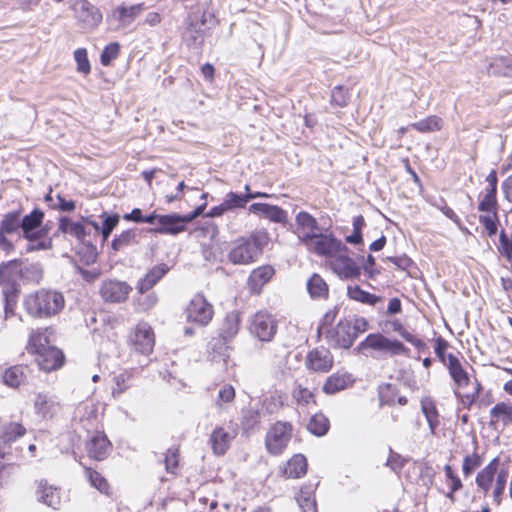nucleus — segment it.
Listing matches in <instances>:
<instances>
[{"mask_svg": "<svg viewBox=\"0 0 512 512\" xmlns=\"http://www.w3.org/2000/svg\"><path fill=\"white\" fill-rule=\"evenodd\" d=\"M34 410L42 419H51L59 412L60 404L54 397L38 393L34 399Z\"/></svg>", "mask_w": 512, "mask_h": 512, "instance_id": "obj_23", "label": "nucleus"}, {"mask_svg": "<svg viewBox=\"0 0 512 512\" xmlns=\"http://www.w3.org/2000/svg\"><path fill=\"white\" fill-rule=\"evenodd\" d=\"M473 385H474V390L471 393L461 394L457 390L454 391L456 398L459 399L460 402L462 403V405L466 408H470L472 406V404L475 403V401L478 399L479 394L482 389L481 383L477 379H475V381L473 382Z\"/></svg>", "mask_w": 512, "mask_h": 512, "instance_id": "obj_51", "label": "nucleus"}, {"mask_svg": "<svg viewBox=\"0 0 512 512\" xmlns=\"http://www.w3.org/2000/svg\"><path fill=\"white\" fill-rule=\"evenodd\" d=\"M60 233L75 237L81 243L86 241V236L89 234L83 220L74 222L65 216L59 218L58 229L54 236H58Z\"/></svg>", "mask_w": 512, "mask_h": 512, "instance_id": "obj_22", "label": "nucleus"}, {"mask_svg": "<svg viewBox=\"0 0 512 512\" xmlns=\"http://www.w3.org/2000/svg\"><path fill=\"white\" fill-rule=\"evenodd\" d=\"M44 269L40 263H29L22 260L21 279L26 283L39 284L43 279Z\"/></svg>", "mask_w": 512, "mask_h": 512, "instance_id": "obj_40", "label": "nucleus"}, {"mask_svg": "<svg viewBox=\"0 0 512 512\" xmlns=\"http://www.w3.org/2000/svg\"><path fill=\"white\" fill-rule=\"evenodd\" d=\"M354 382L355 378L351 373L346 371H337L326 379L322 390L327 395H334L351 387Z\"/></svg>", "mask_w": 512, "mask_h": 512, "instance_id": "obj_20", "label": "nucleus"}, {"mask_svg": "<svg viewBox=\"0 0 512 512\" xmlns=\"http://www.w3.org/2000/svg\"><path fill=\"white\" fill-rule=\"evenodd\" d=\"M85 475L88 478L91 486L95 487L101 493L108 494L109 493V484L107 480L102 477L100 473L92 470L91 468H85Z\"/></svg>", "mask_w": 512, "mask_h": 512, "instance_id": "obj_49", "label": "nucleus"}, {"mask_svg": "<svg viewBox=\"0 0 512 512\" xmlns=\"http://www.w3.org/2000/svg\"><path fill=\"white\" fill-rule=\"evenodd\" d=\"M240 322L241 319L238 312L231 311L227 313L220 328V337L225 342L231 341L239 332Z\"/></svg>", "mask_w": 512, "mask_h": 512, "instance_id": "obj_31", "label": "nucleus"}, {"mask_svg": "<svg viewBox=\"0 0 512 512\" xmlns=\"http://www.w3.org/2000/svg\"><path fill=\"white\" fill-rule=\"evenodd\" d=\"M87 451L91 458L97 461L104 460L110 451V441L105 434L97 432L87 443Z\"/></svg>", "mask_w": 512, "mask_h": 512, "instance_id": "obj_25", "label": "nucleus"}, {"mask_svg": "<svg viewBox=\"0 0 512 512\" xmlns=\"http://www.w3.org/2000/svg\"><path fill=\"white\" fill-rule=\"evenodd\" d=\"M334 365V357L330 350L320 347L309 351L305 358L306 368L315 373H327Z\"/></svg>", "mask_w": 512, "mask_h": 512, "instance_id": "obj_13", "label": "nucleus"}, {"mask_svg": "<svg viewBox=\"0 0 512 512\" xmlns=\"http://www.w3.org/2000/svg\"><path fill=\"white\" fill-rule=\"evenodd\" d=\"M278 322L275 317L265 310L256 312L249 322L251 335L262 342H270L277 333Z\"/></svg>", "mask_w": 512, "mask_h": 512, "instance_id": "obj_4", "label": "nucleus"}, {"mask_svg": "<svg viewBox=\"0 0 512 512\" xmlns=\"http://www.w3.org/2000/svg\"><path fill=\"white\" fill-rule=\"evenodd\" d=\"M71 8L75 12L79 25L85 30H93L102 22V13L88 0H75Z\"/></svg>", "mask_w": 512, "mask_h": 512, "instance_id": "obj_7", "label": "nucleus"}, {"mask_svg": "<svg viewBox=\"0 0 512 512\" xmlns=\"http://www.w3.org/2000/svg\"><path fill=\"white\" fill-rule=\"evenodd\" d=\"M481 463V457L477 453L465 456L462 465L463 474L469 476L476 468L480 467Z\"/></svg>", "mask_w": 512, "mask_h": 512, "instance_id": "obj_60", "label": "nucleus"}, {"mask_svg": "<svg viewBox=\"0 0 512 512\" xmlns=\"http://www.w3.org/2000/svg\"><path fill=\"white\" fill-rule=\"evenodd\" d=\"M28 368L23 365H14L7 368L3 375V383L10 388H18L27 379Z\"/></svg>", "mask_w": 512, "mask_h": 512, "instance_id": "obj_34", "label": "nucleus"}, {"mask_svg": "<svg viewBox=\"0 0 512 512\" xmlns=\"http://www.w3.org/2000/svg\"><path fill=\"white\" fill-rule=\"evenodd\" d=\"M235 399V389L230 384H224L218 392V398L215 402L217 407L233 402Z\"/></svg>", "mask_w": 512, "mask_h": 512, "instance_id": "obj_58", "label": "nucleus"}, {"mask_svg": "<svg viewBox=\"0 0 512 512\" xmlns=\"http://www.w3.org/2000/svg\"><path fill=\"white\" fill-rule=\"evenodd\" d=\"M169 271V267L165 263L158 264L151 268L146 275L140 279L137 285V290L142 295L149 291L153 286H155Z\"/></svg>", "mask_w": 512, "mask_h": 512, "instance_id": "obj_28", "label": "nucleus"}, {"mask_svg": "<svg viewBox=\"0 0 512 512\" xmlns=\"http://www.w3.org/2000/svg\"><path fill=\"white\" fill-rule=\"evenodd\" d=\"M131 291L132 287L129 284L118 280H105L100 287L103 300L111 303L124 302Z\"/></svg>", "mask_w": 512, "mask_h": 512, "instance_id": "obj_14", "label": "nucleus"}, {"mask_svg": "<svg viewBox=\"0 0 512 512\" xmlns=\"http://www.w3.org/2000/svg\"><path fill=\"white\" fill-rule=\"evenodd\" d=\"M307 472V460L302 454L294 455L284 468V475L288 478H300Z\"/></svg>", "mask_w": 512, "mask_h": 512, "instance_id": "obj_39", "label": "nucleus"}, {"mask_svg": "<svg viewBox=\"0 0 512 512\" xmlns=\"http://www.w3.org/2000/svg\"><path fill=\"white\" fill-rule=\"evenodd\" d=\"M499 466V458L495 457L476 476V484L485 493L489 491Z\"/></svg>", "mask_w": 512, "mask_h": 512, "instance_id": "obj_36", "label": "nucleus"}, {"mask_svg": "<svg viewBox=\"0 0 512 512\" xmlns=\"http://www.w3.org/2000/svg\"><path fill=\"white\" fill-rule=\"evenodd\" d=\"M347 295L350 299L368 304V305H376L379 301H381V297L371 294L363 289H361L359 286H348L347 288Z\"/></svg>", "mask_w": 512, "mask_h": 512, "instance_id": "obj_42", "label": "nucleus"}, {"mask_svg": "<svg viewBox=\"0 0 512 512\" xmlns=\"http://www.w3.org/2000/svg\"><path fill=\"white\" fill-rule=\"evenodd\" d=\"M21 224L20 211H11L3 216L0 222V229L6 232V234H13L21 230Z\"/></svg>", "mask_w": 512, "mask_h": 512, "instance_id": "obj_44", "label": "nucleus"}, {"mask_svg": "<svg viewBox=\"0 0 512 512\" xmlns=\"http://www.w3.org/2000/svg\"><path fill=\"white\" fill-rule=\"evenodd\" d=\"M25 433V427L16 422H10L0 427V439L6 443L15 441Z\"/></svg>", "mask_w": 512, "mask_h": 512, "instance_id": "obj_45", "label": "nucleus"}, {"mask_svg": "<svg viewBox=\"0 0 512 512\" xmlns=\"http://www.w3.org/2000/svg\"><path fill=\"white\" fill-rule=\"evenodd\" d=\"M44 212L35 208L29 214L21 217L22 237L26 240L43 238L48 235L47 224L43 225Z\"/></svg>", "mask_w": 512, "mask_h": 512, "instance_id": "obj_9", "label": "nucleus"}, {"mask_svg": "<svg viewBox=\"0 0 512 512\" xmlns=\"http://www.w3.org/2000/svg\"><path fill=\"white\" fill-rule=\"evenodd\" d=\"M103 223L100 229L102 238L104 241H106L110 234L112 233L113 229L118 225L120 217L118 214H103Z\"/></svg>", "mask_w": 512, "mask_h": 512, "instance_id": "obj_53", "label": "nucleus"}, {"mask_svg": "<svg viewBox=\"0 0 512 512\" xmlns=\"http://www.w3.org/2000/svg\"><path fill=\"white\" fill-rule=\"evenodd\" d=\"M293 397L299 404L308 405L309 403L314 401L313 393L309 389L304 388L302 386H298L293 391Z\"/></svg>", "mask_w": 512, "mask_h": 512, "instance_id": "obj_64", "label": "nucleus"}, {"mask_svg": "<svg viewBox=\"0 0 512 512\" xmlns=\"http://www.w3.org/2000/svg\"><path fill=\"white\" fill-rule=\"evenodd\" d=\"M187 321L199 326L207 325L213 317V306L201 294L195 295L185 310Z\"/></svg>", "mask_w": 512, "mask_h": 512, "instance_id": "obj_6", "label": "nucleus"}, {"mask_svg": "<svg viewBox=\"0 0 512 512\" xmlns=\"http://www.w3.org/2000/svg\"><path fill=\"white\" fill-rule=\"evenodd\" d=\"M120 45L116 42L108 44L100 55V61L103 66H109L111 62L119 55Z\"/></svg>", "mask_w": 512, "mask_h": 512, "instance_id": "obj_57", "label": "nucleus"}, {"mask_svg": "<svg viewBox=\"0 0 512 512\" xmlns=\"http://www.w3.org/2000/svg\"><path fill=\"white\" fill-rule=\"evenodd\" d=\"M261 422V414L258 410L249 408L242 411L241 426L244 432H253Z\"/></svg>", "mask_w": 512, "mask_h": 512, "instance_id": "obj_46", "label": "nucleus"}, {"mask_svg": "<svg viewBox=\"0 0 512 512\" xmlns=\"http://www.w3.org/2000/svg\"><path fill=\"white\" fill-rule=\"evenodd\" d=\"M295 224V233L302 244L309 242L317 234V231L320 230L316 218L306 211H300L296 214Z\"/></svg>", "mask_w": 512, "mask_h": 512, "instance_id": "obj_15", "label": "nucleus"}, {"mask_svg": "<svg viewBox=\"0 0 512 512\" xmlns=\"http://www.w3.org/2000/svg\"><path fill=\"white\" fill-rule=\"evenodd\" d=\"M65 306V299L61 292L40 289L27 295L24 299L26 312L34 318H49L58 314Z\"/></svg>", "mask_w": 512, "mask_h": 512, "instance_id": "obj_1", "label": "nucleus"}, {"mask_svg": "<svg viewBox=\"0 0 512 512\" xmlns=\"http://www.w3.org/2000/svg\"><path fill=\"white\" fill-rule=\"evenodd\" d=\"M353 333L352 320L343 319L326 331V339L333 348L349 349L355 341Z\"/></svg>", "mask_w": 512, "mask_h": 512, "instance_id": "obj_10", "label": "nucleus"}, {"mask_svg": "<svg viewBox=\"0 0 512 512\" xmlns=\"http://www.w3.org/2000/svg\"><path fill=\"white\" fill-rule=\"evenodd\" d=\"M224 207L227 211L234 210L237 208H245L247 205L245 194L239 195L235 192H229L226 194L223 200Z\"/></svg>", "mask_w": 512, "mask_h": 512, "instance_id": "obj_54", "label": "nucleus"}, {"mask_svg": "<svg viewBox=\"0 0 512 512\" xmlns=\"http://www.w3.org/2000/svg\"><path fill=\"white\" fill-rule=\"evenodd\" d=\"M309 251L314 252L320 256L334 257L342 251H346V246H343L331 234L317 233L312 237L309 242L304 243Z\"/></svg>", "mask_w": 512, "mask_h": 512, "instance_id": "obj_8", "label": "nucleus"}, {"mask_svg": "<svg viewBox=\"0 0 512 512\" xmlns=\"http://www.w3.org/2000/svg\"><path fill=\"white\" fill-rule=\"evenodd\" d=\"M129 344L138 353L150 354L155 344V336L151 326L146 322L138 323L129 337Z\"/></svg>", "mask_w": 512, "mask_h": 512, "instance_id": "obj_11", "label": "nucleus"}, {"mask_svg": "<svg viewBox=\"0 0 512 512\" xmlns=\"http://www.w3.org/2000/svg\"><path fill=\"white\" fill-rule=\"evenodd\" d=\"M36 495L39 502L55 510L59 509L61 504L60 492L56 487L49 485L46 480L38 482Z\"/></svg>", "mask_w": 512, "mask_h": 512, "instance_id": "obj_24", "label": "nucleus"}, {"mask_svg": "<svg viewBox=\"0 0 512 512\" xmlns=\"http://www.w3.org/2000/svg\"><path fill=\"white\" fill-rule=\"evenodd\" d=\"M22 260H11L0 265V285L2 293L19 292L18 279H21Z\"/></svg>", "mask_w": 512, "mask_h": 512, "instance_id": "obj_12", "label": "nucleus"}, {"mask_svg": "<svg viewBox=\"0 0 512 512\" xmlns=\"http://www.w3.org/2000/svg\"><path fill=\"white\" fill-rule=\"evenodd\" d=\"M158 225L153 229L155 233L176 235L186 230L187 223L183 215L171 213L161 215Z\"/></svg>", "mask_w": 512, "mask_h": 512, "instance_id": "obj_19", "label": "nucleus"}, {"mask_svg": "<svg viewBox=\"0 0 512 512\" xmlns=\"http://www.w3.org/2000/svg\"><path fill=\"white\" fill-rule=\"evenodd\" d=\"M297 502L302 512H317L316 501L309 489L300 490V493L297 497Z\"/></svg>", "mask_w": 512, "mask_h": 512, "instance_id": "obj_50", "label": "nucleus"}, {"mask_svg": "<svg viewBox=\"0 0 512 512\" xmlns=\"http://www.w3.org/2000/svg\"><path fill=\"white\" fill-rule=\"evenodd\" d=\"M373 349L381 351L387 355H407L409 349L398 340H391L382 334H369L358 346L359 350Z\"/></svg>", "mask_w": 512, "mask_h": 512, "instance_id": "obj_5", "label": "nucleus"}, {"mask_svg": "<svg viewBox=\"0 0 512 512\" xmlns=\"http://www.w3.org/2000/svg\"><path fill=\"white\" fill-rule=\"evenodd\" d=\"M139 233L137 229H127L120 234L115 235L111 242V249L113 252L124 251L139 243Z\"/></svg>", "mask_w": 512, "mask_h": 512, "instance_id": "obj_33", "label": "nucleus"}, {"mask_svg": "<svg viewBox=\"0 0 512 512\" xmlns=\"http://www.w3.org/2000/svg\"><path fill=\"white\" fill-rule=\"evenodd\" d=\"M421 411L427 420L431 434L434 435L440 423L435 402L429 397L423 398L421 400Z\"/></svg>", "mask_w": 512, "mask_h": 512, "instance_id": "obj_38", "label": "nucleus"}, {"mask_svg": "<svg viewBox=\"0 0 512 512\" xmlns=\"http://www.w3.org/2000/svg\"><path fill=\"white\" fill-rule=\"evenodd\" d=\"M204 40V30L198 23H190L183 32V41L190 48L199 49L203 45Z\"/></svg>", "mask_w": 512, "mask_h": 512, "instance_id": "obj_37", "label": "nucleus"}, {"mask_svg": "<svg viewBox=\"0 0 512 512\" xmlns=\"http://www.w3.org/2000/svg\"><path fill=\"white\" fill-rule=\"evenodd\" d=\"M134 374L132 371H122L114 376L115 386L112 388V396L117 398L133 385Z\"/></svg>", "mask_w": 512, "mask_h": 512, "instance_id": "obj_41", "label": "nucleus"}, {"mask_svg": "<svg viewBox=\"0 0 512 512\" xmlns=\"http://www.w3.org/2000/svg\"><path fill=\"white\" fill-rule=\"evenodd\" d=\"M236 434L235 430L228 432L223 427H216L210 436V443L213 452L216 455H223L229 448L230 443L235 438Z\"/></svg>", "mask_w": 512, "mask_h": 512, "instance_id": "obj_26", "label": "nucleus"}, {"mask_svg": "<svg viewBox=\"0 0 512 512\" xmlns=\"http://www.w3.org/2000/svg\"><path fill=\"white\" fill-rule=\"evenodd\" d=\"M82 247L79 249L78 254L85 264L90 265L96 262L98 258V252L95 245L91 243H81Z\"/></svg>", "mask_w": 512, "mask_h": 512, "instance_id": "obj_56", "label": "nucleus"}, {"mask_svg": "<svg viewBox=\"0 0 512 512\" xmlns=\"http://www.w3.org/2000/svg\"><path fill=\"white\" fill-rule=\"evenodd\" d=\"M274 273V268L270 265H264L254 269L248 279L251 290L255 293H260L262 287L270 281Z\"/></svg>", "mask_w": 512, "mask_h": 512, "instance_id": "obj_30", "label": "nucleus"}, {"mask_svg": "<svg viewBox=\"0 0 512 512\" xmlns=\"http://www.w3.org/2000/svg\"><path fill=\"white\" fill-rule=\"evenodd\" d=\"M349 95L342 86H336L331 93V103L339 107H345L348 104Z\"/></svg>", "mask_w": 512, "mask_h": 512, "instance_id": "obj_63", "label": "nucleus"}, {"mask_svg": "<svg viewBox=\"0 0 512 512\" xmlns=\"http://www.w3.org/2000/svg\"><path fill=\"white\" fill-rule=\"evenodd\" d=\"M487 73L494 76H505L512 78V57L496 56L491 59L487 67Z\"/></svg>", "mask_w": 512, "mask_h": 512, "instance_id": "obj_35", "label": "nucleus"}, {"mask_svg": "<svg viewBox=\"0 0 512 512\" xmlns=\"http://www.w3.org/2000/svg\"><path fill=\"white\" fill-rule=\"evenodd\" d=\"M249 213L269 219L274 223L285 225L288 222V213L277 205L268 203H253L248 208Z\"/></svg>", "mask_w": 512, "mask_h": 512, "instance_id": "obj_17", "label": "nucleus"}, {"mask_svg": "<svg viewBox=\"0 0 512 512\" xmlns=\"http://www.w3.org/2000/svg\"><path fill=\"white\" fill-rule=\"evenodd\" d=\"M28 243L25 246L24 253H31L34 251L50 250L53 246L52 237L36 238L33 240H27Z\"/></svg>", "mask_w": 512, "mask_h": 512, "instance_id": "obj_52", "label": "nucleus"}, {"mask_svg": "<svg viewBox=\"0 0 512 512\" xmlns=\"http://www.w3.org/2000/svg\"><path fill=\"white\" fill-rule=\"evenodd\" d=\"M331 268L334 273L343 279L357 278L360 275V268L356 262L341 252L334 256L331 261Z\"/></svg>", "mask_w": 512, "mask_h": 512, "instance_id": "obj_18", "label": "nucleus"}, {"mask_svg": "<svg viewBox=\"0 0 512 512\" xmlns=\"http://www.w3.org/2000/svg\"><path fill=\"white\" fill-rule=\"evenodd\" d=\"M479 221L485 228L487 235L489 237L494 236L497 233V222H498V212L494 211V213H489L486 215H480Z\"/></svg>", "mask_w": 512, "mask_h": 512, "instance_id": "obj_55", "label": "nucleus"}, {"mask_svg": "<svg viewBox=\"0 0 512 512\" xmlns=\"http://www.w3.org/2000/svg\"><path fill=\"white\" fill-rule=\"evenodd\" d=\"M490 425L496 426L499 422L503 428L512 424V405L506 402H499L490 410Z\"/></svg>", "mask_w": 512, "mask_h": 512, "instance_id": "obj_32", "label": "nucleus"}, {"mask_svg": "<svg viewBox=\"0 0 512 512\" xmlns=\"http://www.w3.org/2000/svg\"><path fill=\"white\" fill-rule=\"evenodd\" d=\"M52 331L48 328H39L37 330H33L30 334L27 350L29 353H36L45 348L52 347L51 345V337Z\"/></svg>", "mask_w": 512, "mask_h": 512, "instance_id": "obj_29", "label": "nucleus"}, {"mask_svg": "<svg viewBox=\"0 0 512 512\" xmlns=\"http://www.w3.org/2000/svg\"><path fill=\"white\" fill-rule=\"evenodd\" d=\"M293 426L289 422L277 421L267 431L265 447L272 455H280L287 448L292 438Z\"/></svg>", "mask_w": 512, "mask_h": 512, "instance_id": "obj_3", "label": "nucleus"}, {"mask_svg": "<svg viewBox=\"0 0 512 512\" xmlns=\"http://www.w3.org/2000/svg\"><path fill=\"white\" fill-rule=\"evenodd\" d=\"M34 354L40 369L46 372L59 369L64 363L63 352L55 346L45 348Z\"/></svg>", "mask_w": 512, "mask_h": 512, "instance_id": "obj_16", "label": "nucleus"}, {"mask_svg": "<svg viewBox=\"0 0 512 512\" xmlns=\"http://www.w3.org/2000/svg\"><path fill=\"white\" fill-rule=\"evenodd\" d=\"M499 242L500 253L512 264V238L508 237L504 231H501L499 234Z\"/></svg>", "mask_w": 512, "mask_h": 512, "instance_id": "obj_62", "label": "nucleus"}, {"mask_svg": "<svg viewBox=\"0 0 512 512\" xmlns=\"http://www.w3.org/2000/svg\"><path fill=\"white\" fill-rule=\"evenodd\" d=\"M447 358L448 361L446 367L456 387L458 389L466 387L470 383V377L467 371L463 368L459 358L453 354H448Z\"/></svg>", "mask_w": 512, "mask_h": 512, "instance_id": "obj_27", "label": "nucleus"}, {"mask_svg": "<svg viewBox=\"0 0 512 512\" xmlns=\"http://www.w3.org/2000/svg\"><path fill=\"white\" fill-rule=\"evenodd\" d=\"M497 207V195L486 192L478 205V210L481 212L494 213V211H497Z\"/></svg>", "mask_w": 512, "mask_h": 512, "instance_id": "obj_61", "label": "nucleus"}, {"mask_svg": "<svg viewBox=\"0 0 512 512\" xmlns=\"http://www.w3.org/2000/svg\"><path fill=\"white\" fill-rule=\"evenodd\" d=\"M146 10L144 3L131 6L121 5L112 12V17L118 21L117 29H125Z\"/></svg>", "mask_w": 512, "mask_h": 512, "instance_id": "obj_21", "label": "nucleus"}, {"mask_svg": "<svg viewBox=\"0 0 512 512\" xmlns=\"http://www.w3.org/2000/svg\"><path fill=\"white\" fill-rule=\"evenodd\" d=\"M307 290L312 298H326L328 285L318 274H313L307 282Z\"/></svg>", "mask_w": 512, "mask_h": 512, "instance_id": "obj_43", "label": "nucleus"}, {"mask_svg": "<svg viewBox=\"0 0 512 512\" xmlns=\"http://www.w3.org/2000/svg\"><path fill=\"white\" fill-rule=\"evenodd\" d=\"M441 126L442 120L434 115L410 125L411 128L423 133L438 131L441 129Z\"/></svg>", "mask_w": 512, "mask_h": 512, "instance_id": "obj_48", "label": "nucleus"}, {"mask_svg": "<svg viewBox=\"0 0 512 512\" xmlns=\"http://www.w3.org/2000/svg\"><path fill=\"white\" fill-rule=\"evenodd\" d=\"M262 249L256 238H239L232 244L228 259L235 265H248L259 258Z\"/></svg>", "mask_w": 512, "mask_h": 512, "instance_id": "obj_2", "label": "nucleus"}, {"mask_svg": "<svg viewBox=\"0 0 512 512\" xmlns=\"http://www.w3.org/2000/svg\"><path fill=\"white\" fill-rule=\"evenodd\" d=\"M74 59L77 63V70L81 73L88 74L91 70L90 62L87 57L85 48H79L74 51Z\"/></svg>", "mask_w": 512, "mask_h": 512, "instance_id": "obj_59", "label": "nucleus"}, {"mask_svg": "<svg viewBox=\"0 0 512 512\" xmlns=\"http://www.w3.org/2000/svg\"><path fill=\"white\" fill-rule=\"evenodd\" d=\"M307 429L316 436H323L329 430V420L322 413L315 414L311 417Z\"/></svg>", "mask_w": 512, "mask_h": 512, "instance_id": "obj_47", "label": "nucleus"}]
</instances>
